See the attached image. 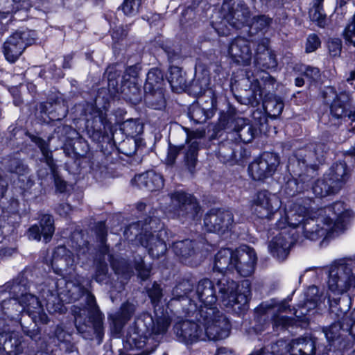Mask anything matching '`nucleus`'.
<instances>
[{
  "label": "nucleus",
  "mask_w": 355,
  "mask_h": 355,
  "mask_svg": "<svg viewBox=\"0 0 355 355\" xmlns=\"http://www.w3.org/2000/svg\"><path fill=\"white\" fill-rule=\"evenodd\" d=\"M316 221L305 207L294 205L286 211V221L289 226L296 227L302 225L303 233L310 240L339 232L344 230L345 218L347 214L345 211L343 203L335 202L333 205L318 210Z\"/></svg>",
  "instance_id": "f257e3e1"
},
{
  "label": "nucleus",
  "mask_w": 355,
  "mask_h": 355,
  "mask_svg": "<svg viewBox=\"0 0 355 355\" xmlns=\"http://www.w3.org/2000/svg\"><path fill=\"white\" fill-rule=\"evenodd\" d=\"M196 295L200 303V309H198L197 303L193 299H189L188 305L183 306L184 312L188 316H195L204 325L205 333L209 338H226L230 334V324L216 306L217 298L211 281L209 279L200 280L197 286Z\"/></svg>",
  "instance_id": "f03ea898"
},
{
  "label": "nucleus",
  "mask_w": 355,
  "mask_h": 355,
  "mask_svg": "<svg viewBox=\"0 0 355 355\" xmlns=\"http://www.w3.org/2000/svg\"><path fill=\"white\" fill-rule=\"evenodd\" d=\"M223 19L220 21H213L214 28L220 35L229 34L227 24L240 29L250 21L251 12L249 7L242 0H226L221 7Z\"/></svg>",
  "instance_id": "7ed1b4c3"
},
{
  "label": "nucleus",
  "mask_w": 355,
  "mask_h": 355,
  "mask_svg": "<svg viewBox=\"0 0 355 355\" xmlns=\"http://www.w3.org/2000/svg\"><path fill=\"white\" fill-rule=\"evenodd\" d=\"M220 300L227 307L237 305L239 309L246 305L250 297V282L245 279L237 284L232 279L223 277L216 284Z\"/></svg>",
  "instance_id": "20e7f679"
},
{
  "label": "nucleus",
  "mask_w": 355,
  "mask_h": 355,
  "mask_svg": "<svg viewBox=\"0 0 355 355\" xmlns=\"http://www.w3.org/2000/svg\"><path fill=\"white\" fill-rule=\"evenodd\" d=\"M312 153L303 154V152H298L293 158L290 159L288 170L291 171L293 176L296 177L289 180L286 184L285 189L288 195L294 196L305 189L304 184L309 180V171L313 172V166L316 162L312 157Z\"/></svg>",
  "instance_id": "39448f33"
},
{
  "label": "nucleus",
  "mask_w": 355,
  "mask_h": 355,
  "mask_svg": "<svg viewBox=\"0 0 355 355\" xmlns=\"http://www.w3.org/2000/svg\"><path fill=\"white\" fill-rule=\"evenodd\" d=\"M328 288L334 295H340L355 287V261L341 260L329 270Z\"/></svg>",
  "instance_id": "423d86ee"
},
{
  "label": "nucleus",
  "mask_w": 355,
  "mask_h": 355,
  "mask_svg": "<svg viewBox=\"0 0 355 355\" xmlns=\"http://www.w3.org/2000/svg\"><path fill=\"white\" fill-rule=\"evenodd\" d=\"M315 343L310 338H297L288 343L279 340L268 347L252 352L256 355H314Z\"/></svg>",
  "instance_id": "0eeeda50"
},
{
  "label": "nucleus",
  "mask_w": 355,
  "mask_h": 355,
  "mask_svg": "<svg viewBox=\"0 0 355 355\" xmlns=\"http://www.w3.org/2000/svg\"><path fill=\"white\" fill-rule=\"evenodd\" d=\"M168 325V322L165 320H158L155 324L152 317L148 314H144L136 319L133 329L128 334V342L134 345L136 348H141L145 345L148 336L151 334L165 333Z\"/></svg>",
  "instance_id": "6e6552de"
},
{
  "label": "nucleus",
  "mask_w": 355,
  "mask_h": 355,
  "mask_svg": "<svg viewBox=\"0 0 355 355\" xmlns=\"http://www.w3.org/2000/svg\"><path fill=\"white\" fill-rule=\"evenodd\" d=\"M35 41V33L31 31H16L3 44L4 56L9 62H16L27 46Z\"/></svg>",
  "instance_id": "1a4fd4ad"
},
{
  "label": "nucleus",
  "mask_w": 355,
  "mask_h": 355,
  "mask_svg": "<svg viewBox=\"0 0 355 355\" xmlns=\"http://www.w3.org/2000/svg\"><path fill=\"white\" fill-rule=\"evenodd\" d=\"M171 200L175 217L183 221L193 220L198 218L200 207L191 195L177 191L171 195Z\"/></svg>",
  "instance_id": "9d476101"
},
{
  "label": "nucleus",
  "mask_w": 355,
  "mask_h": 355,
  "mask_svg": "<svg viewBox=\"0 0 355 355\" xmlns=\"http://www.w3.org/2000/svg\"><path fill=\"white\" fill-rule=\"evenodd\" d=\"M279 164L276 154L265 152L249 165L248 172L253 180H263L272 175Z\"/></svg>",
  "instance_id": "9b49d317"
},
{
  "label": "nucleus",
  "mask_w": 355,
  "mask_h": 355,
  "mask_svg": "<svg viewBox=\"0 0 355 355\" xmlns=\"http://www.w3.org/2000/svg\"><path fill=\"white\" fill-rule=\"evenodd\" d=\"M280 206L279 197L266 190L257 192L252 200L253 211L260 218L270 219Z\"/></svg>",
  "instance_id": "f8f14e48"
},
{
  "label": "nucleus",
  "mask_w": 355,
  "mask_h": 355,
  "mask_svg": "<svg viewBox=\"0 0 355 355\" xmlns=\"http://www.w3.org/2000/svg\"><path fill=\"white\" fill-rule=\"evenodd\" d=\"M87 304L88 310L85 309H81L77 307L73 309L76 324H81L85 322V318H88V321L93 324L94 332L98 338H101L103 335V318L96 305L94 295H87Z\"/></svg>",
  "instance_id": "ddd939ff"
},
{
  "label": "nucleus",
  "mask_w": 355,
  "mask_h": 355,
  "mask_svg": "<svg viewBox=\"0 0 355 355\" xmlns=\"http://www.w3.org/2000/svg\"><path fill=\"white\" fill-rule=\"evenodd\" d=\"M205 136L204 130L188 131L186 139L187 147L184 153V166L190 173L193 174L198 164V153L200 140Z\"/></svg>",
  "instance_id": "4468645a"
},
{
  "label": "nucleus",
  "mask_w": 355,
  "mask_h": 355,
  "mask_svg": "<svg viewBox=\"0 0 355 355\" xmlns=\"http://www.w3.org/2000/svg\"><path fill=\"white\" fill-rule=\"evenodd\" d=\"M257 260V254L252 248L241 247L234 250L233 270H235L241 276L249 277L254 271Z\"/></svg>",
  "instance_id": "2eb2a0df"
},
{
  "label": "nucleus",
  "mask_w": 355,
  "mask_h": 355,
  "mask_svg": "<svg viewBox=\"0 0 355 355\" xmlns=\"http://www.w3.org/2000/svg\"><path fill=\"white\" fill-rule=\"evenodd\" d=\"M234 223L231 211L221 209H211L204 218V225L209 232L224 233L230 230Z\"/></svg>",
  "instance_id": "dca6fc26"
},
{
  "label": "nucleus",
  "mask_w": 355,
  "mask_h": 355,
  "mask_svg": "<svg viewBox=\"0 0 355 355\" xmlns=\"http://www.w3.org/2000/svg\"><path fill=\"white\" fill-rule=\"evenodd\" d=\"M197 321L204 326L198 320ZM203 329H205V327H203ZM175 331L180 340L186 343H192L198 339L205 340V338L214 340L207 336L205 329L202 331L198 324L190 320H184L177 324L175 327Z\"/></svg>",
  "instance_id": "f3484780"
},
{
  "label": "nucleus",
  "mask_w": 355,
  "mask_h": 355,
  "mask_svg": "<svg viewBox=\"0 0 355 355\" xmlns=\"http://www.w3.org/2000/svg\"><path fill=\"white\" fill-rule=\"evenodd\" d=\"M331 307V314L335 315L336 321L328 328L324 329L325 337L329 342H333L338 339L340 336V331L341 329L349 331L350 329L346 328L347 318V313L345 311H338L336 305L338 304L337 300H331V297L329 298Z\"/></svg>",
  "instance_id": "a211bd4d"
},
{
  "label": "nucleus",
  "mask_w": 355,
  "mask_h": 355,
  "mask_svg": "<svg viewBox=\"0 0 355 355\" xmlns=\"http://www.w3.org/2000/svg\"><path fill=\"white\" fill-rule=\"evenodd\" d=\"M228 52L235 62L243 64H248L252 58L250 42L244 37L234 39L229 46Z\"/></svg>",
  "instance_id": "6ab92c4d"
},
{
  "label": "nucleus",
  "mask_w": 355,
  "mask_h": 355,
  "mask_svg": "<svg viewBox=\"0 0 355 355\" xmlns=\"http://www.w3.org/2000/svg\"><path fill=\"white\" fill-rule=\"evenodd\" d=\"M163 233L159 230L158 232L154 231L149 234L146 232L144 236H141V244L148 249V253L153 257L157 258L163 255L166 250V245L161 239Z\"/></svg>",
  "instance_id": "aec40b11"
},
{
  "label": "nucleus",
  "mask_w": 355,
  "mask_h": 355,
  "mask_svg": "<svg viewBox=\"0 0 355 355\" xmlns=\"http://www.w3.org/2000/svg\"><path fill=\"white\" fill-rule=\"evenodd\" d=\"M131 182L132 185L149 191H157L164 186L162 176L153 171L135 175Z\"/></svg>",
  "instance_id": "412c9836"
},
{
  "label": "nucleus",
  "mask_w": 355,
  "mask_h": 355,
  "mask_svg": "<svg viewBox=\"0 0 355 355\" xmlns=\"http://www.w3.org/2000/svg\"><path fill=\"white\" fill-rule=\"evenodd\" d=\"M349 95L345 92L336 94L331 105V114L336 119L348 116L352 121V129L355 130V113L348 111Z\"/></svg>",
  "instance_id": "4be33fe9"
},
{
  "label": "nucleus",
  "mask_w": 355,
  "mask_h": 355,
  "mask_svg": "<svg viewBox=\"0 0 355 355\" xmlns=\"http://www.w3.org/2000/svg\"><path fill=\"white\" fill-rule=\"evenodd\" d=\"M40 227L33 225L28 230V237L31 239L40 241L41 235L43 236L46 243L51 239L55 228L53 226V219L50 215H43L40 220Z\"/></svg>",
  "instance_id": "5701e85b"
},
{
  "label": "nucleus",
  "mask_w": 355,
  "mask_h": 355,
  "mask_svg": "<svg viewBox=\"0 0 355 355\" xmlns=\"http://www.w3.org/2000/svg\"><path fill=\"white\" fill-rule=\"evenodd\" d=\"M74 263L72 253L64 246H58L53 252L51 265L56 272L67 271Z\"/></svg>",
  "instance_id": "b1692460"
},
{
  "label": "nucleus",
  "mask_w": 355,
  "mask_h": 355,
  "mask_svg": "<svg viewBox=\"0 0 355 355\" xmlns=\"http://www.w3.org/2000/svg\"><path fill=\"white\" fill-rule=\"evenodd\" d=\"M293 239L286 232H281L277 235L269 244V249L273 256L279 260H284L288 253Z\"/></svg>",
  "instance_id": "393cba45"
},
{
  "label": "nucleus",
  "mask_w": 355,
  "mask_h": 355,
  "mask_svg": "<svg viewBox=\"0 0 355 355\" xmlns=\"http://www.w3.org/2000/svg\"><path fill=\"white\" fill-rule=\"evenodd\" d=\"M233 257H234V251L232 250L220 249L214 257V270L220 273L233 271Z\"/></svg>",
  "instance_id": "a878e982"
},
{
  "label": "nucleus",
  "mask_w": 355,
  "mask_h": 355,
  "mask_svg": "<svg viewBox=\"0 0 355 355\" xmlns=\"http://www.w3.org/2000/svg\"><path fill=\"white\" fill-rule=\"evenodd\" d=\"M331 177L326 174L320 179H318L313 186V192L320 198L325 197L339 191V185L331 183Z\"/></svg>",
  "instance_id": "bb28decb"
},
{
  "label": "nucleus",
  "mask_w": 355,
  "mask_h": 355,
  "mask_svg": "<svg viewBox=\"0 0 355 355\" xmlns=\"http://www.w3.org/2000/svg\"><path fill=\"white\" fill-rule=\"evenodd\" d=\"M173 249L178 256L181 257L185 261L186 263L196 264L193 259L187 261L191 257H198V254L194 251V245L192 241L187 239L177 241L173 243Z\"/></svg>",
  "instance_id": "cd10ccee"
},
{
  "label": "nucleus",
  "mask_w": 355,
  "mask_h": 355,
  "mask_svg": "<svg viewBox=\"0 0 355 355\" xmlns=\"http://www.w3.org/2000/svg\"><path fill=\"white\" fill-rule=\"evenodd\" d=\"M328 177H331V183L339 185V191L347 182L349 178V173L345 163L339 162L332 165L329 173H326Z\"/></svg>",
  "instance_id": "c85d7f7f"
},
{
  "label": "nucleus",
  "mask_w": 355,
  "mask_h": 355,
  "mask_svg": "<svg viewBox=\"0 0 355 355\" xmlns=\"http://www.w3.org/2000/svg\"><path fill=\"white\" fill-rule=\"evenodd\" d=\"M234 130L244 143L252 141L256 132L253 126L244 118H238L235 120Z\"/></svg>",
  "instance_id": "c756f323"
},
{
  "label": "nucleus",
  "mask_w": 355,
  "mask_h": 355,
  "mask_svg": "<svg viewBox=\"0 0 355 355\" xmlns=\"http://www.w3.org/2000/svg\"><path fill=\"white\" fill-rule=\"evenodd\" d=\"M87 127H91L94 131L101 134L106 133L111 128L105 114L98 110H94L92 119H87Z\"/></svg>",
  "instance_id": "7c9ffc66"
},
{
  "label": "nucleus",
  "mask_w": 355,
  "mask_h": 355,
  "mask_svg": "<svg viewBox=\"0 0 355 355\" xmlns=\"http://www.w3.org/2000/svg\"><path fill=\"white\" fill-rule=\"evenodd\" d=\"M6 340L3 343V351L10 355H17L22 351V336L19 332H6Z\"/></svg>",
  "instance_id": "2f4dec72"
},
{
  "label": "nucleus",
  "mask_w": 355,
  "mask_h": 355,
  "mask_svg": "<svg viewBox=\"0 0 355 355\" xmlns=\"http://www.w3.org/2000/svg\"><path fill=\"white\" fill-rule=\"evenodd\" d=\"M168 80L172 89L175 92H180L187 87L185 75L178 67H170Z\"/></svg>",
  "instance_id": "473e14b6"
},
{
  "label": "nucleus",
  "mask_w": 355,
  "mask_h": 355,
  "mask_svg": "<svg viewBox=\"0 0 355 355\" xmlns=\"http://www.w3.org/2000/svg\"><path fill=\"white\" fill-rule=\"evenodd\" d=\"M163 82L164 77L162 72L157 68L152 69L147 73L144 90L153 92L156 89H162Z\"/></svg>",
  "instance_id": "72a5a7b5"
},
{
  "label": "nucleus",
  "mask_w": 355,
  "mask_h": 355,
  "mask_svg": "<svg viewBox=\"0 0 355 355\" xmlns=\"http://www.w3.org/2000/svg\"><path fill=\"white\" fill-rule=\"evenodd\" d=\"M145 92V102L148 107L155 110H162L165 107L166 102L162 89Z\"/></svg>",
  "instance_id": "f704fd0d"
},
{
  "label": "nucleus",
  "mask_w": 355,
  "mask_h": 355,
  "mask_svg": "<svg viewBox=\"0 0 355 355\" xmlns=\"http://www.w3.org/2000/svg\"><path fill=\"white\" fill-rule=\"evenodd\" d=\"M135 311V306L132 304L125 303L122 305L117 314L112 316L114 325L117 327H121L130 320Z\"/></svg>",
  "instance_id": "c9c22d12"
},
{
  "label": "nucleus",
  "mask_w": 355,
  "mask_h": 355,
  "mask_svg": "<svg viewBox=\"0 0 355 355\" xmlns=\"http://www.w3.org/2000/svg\"><path fill=\"white\" fill-rule=\"evenodd\" d=\"M263 107L270 116L276 118L282 113L284 103L280 98L273 96L264 100Z\"/></svg>",
  "instance_id": "e433bc0d"
},
{
  "label": "nucleus",
  "mask_w": 355,
  "mask_h": 355,
  "mask_svg": "<svg viewBox=\"0 0 355 355\" xmlns=\"http://www.w3.org/2000/svg\"><path fill=\"white\" fill-rule=\"evenodd\" d=\"M24 309L33 316L40 315L42 311V307L38 298L31 294H26L24 297Z\"/></svg>",
  "instance_id": "4c0bfd02"
},
{
  "label": "nucleus",
  "mask_w": 355,
  "mask_h": 355,
  "mask_svg": "<svg viewBox=\"0 0 355 355\" xmlns=\"http://www.w3.org/2000/svg\"><path fill=\"white\" fill-rule=\"evenodd\" d=\"M272 22V19L266 15H261L250 17V21L248 24V27L252 31H266Z\"/></svg>",
  "instance_id": "58836bf2"
},
{
  "label": "nucleus",
  "mask_w": 355,
  "mask_h": 355,
  "mask_svg": "<svg viewBox=\"0 0 355 355\" xmlns=\"http://www.w3.org/2000/svg\"><path fill=\"white\" fill-rule=\"evenodd\" d=\"M123 92L129 101L133 103H137L141 101V86L138 83L123 84Z\"/></svg>",
  "instance_id": "ea45409f"
},
{
  "label": "nucleus",
  "mask_w": 355,
  "mask_h": 355,
  "mask_svg": "<svg viewBox=\"0 0 355 355\" xmlns=\"http://www.w3.org/2000/svg\"><path fill=\"white\" fill-rule=\"evenodd\" d=\"M121 130L128 137L133 138L142 132L143 125L137 121L130 119L122 123Z\"/></svg>",
  "instance_id": "a19ab883"
},
{
  "label": "nucleus",
  "mask_w": 355,
  "mask_h": 355,
  "mask_svg": "<svg viewBox=\"0 0 355 355\" xmlns=\"http://www.w3.org/2000/svg\"><path fill=\"white\" fill-rule=\"evenodd\" d=\"M55 335L63 349L67 352L73 351V345H71V335L69 333L67 332L62 327H57Z\"/></svg>",
  "instance_id": "79ce46f5"
},
{
  "label": "nucleus",
  "mask_w": 355,
  "mask_h": 355,
  "mask_svg": "<svg viewBox=\"0 0 355 355\" xmlns=\"http://www.w3.org/2000/svg\"><path fill=\"white\" fill-rule=\"evenodd\" d=\"M192 289L193 284L189 280H184L173 289V299L179 300L184 299V296H187L189 293L192 291Z\"/></svg>",
  "instance_id": "37998d69"
},
{
  "label": "nucleus",
  "mask_w": 355,
  "mask_h": 355,
  "mask_svg": "<svg viewBox=\"0 0 355 355\" xmlns=\"http://www.w3.org/2000/svg\"><path fill=\"white\" fill-rule=\"evenodd\" d=\"M257 64L264 69H272L277 67V62L272 51H268L255 58Z\"/></svg>",
  "instance_id": "c03bdc74"
},
{
  "label": "nucleus",
  "mask_w": 355,
  "mask_h": 355,
  "mask_svg": "<svg viewBox=\"0 0 355 355\" xmlns=\"http://www.w3.org/2000/svg\"><path fill=\"white\" fill-rule=\"evenodd\" d=\"M309 17L313 22L320 27H324L326 25V15L322 12V8L318 6H313L309 10Z\"/></svg>",
  "instance_id": "a18cd8bd"
},
{
  "label": "nucleus",
  "mask_w": 355,
  "mask_h": 355,
  "mask_svg": "<svg viewBox=\"0 0 355 355\" xmlns=\"http://www.w3.org/2000/svg\"><path fill=\"white\" fill-rule=\"evenodd\" d=\"M33 141L40 148L43 156L46 159V162L49 167H53V161L52 153L49 148V144L42 139L40 137H35Z\"/></svg>",
  "instance_id": "49530a36"
},
{
  "label": "nucleus",
  "mask_w": 355,
  "mask_h": 355,
  "mask_svg": "<svg viewBox=\"0 0 355 355\" xmlns=\"http://www.w3.org/2000/svg\"><path fill=\"white\" fill-rule=\"evenodd\" d=\"M208 94L200 99V104L203 111L214 110L216 107V96L212 91H208Z\"/></svg>",
  "instance_id": "de8ad7c7"
},
{
  "label": "nucleus",
  "mask_w": 355,
  "mask_h": 355,
  "mask_svg": "<svg viewBox=\"0 0 355 355\" xmlns=\"http://www.w3.org/2000/svg\"><path fill=\"white\" fill-rule=\"evenodd\" d=\"M141 0H124L121 9L126 15H134L139 11Z\"/></svg>",
  "instance_id": "09e8293b"
},
{
  "label": "nucleus",
  "mask_w": 355,
  "mask_h": 355,
  "mask_svg": "<svg viewBox=\"0 0 355 355\" xmlns=\"http://www.w3.org/2000/svg\"><path fill=\"white\" fill-rule=\"evenodd\" d=\"M182 150V146H175L170 143L168 148L167 155L165 159L166 164L169 166L173 165Z\"/></svg>",
  "instance_id": "8fccbe9b"
},
{
  "label": "nucleus",
  "mask_w": 355,
  "mask_h": 355,
  "mask_svg": "<svg viewBox=\"0 0 355 355\" xmlns=\"http://www.w3.org/2000/svg\"><path fill=\"white\" fill-rule=\"evenodd\" d=\"M7 170L11 173H15L19 175L23 174L26 171V166L22 164L21 160L13 158L8 160Z\"/></svg>",
  "instance_id": "3c124183"
},
{
  "label": "nucleus",
  "mask_w": 355,
  "mask_h": 355,
  "mask_svg": "<svg viewBox=\"0 0 355 355\" xmlns=\"http://www.w3.org/2000/svg\"><path fill=\"white\" fill-rule=\"evenodd\" d=\"M321 42L318 36L315 34L309 35L306 42V52L311 53L318 49L320 46Z\"/></svg>",
  "instance_id": "603ef678"
},
{
  "label": "nucleus",
  "mask_w": 355,
  "mask_h": 355,
  "mask_svg": "<svg viewBox=\"0 0 355 355\" xmlns=\"http://www.w3.org/2000/svg\"><path fill=\"white\" fill-rule=\"evenodd\" d=\"M138 71L137 67L130 66L125 69L123 76V84L137 83L138 81Z\"/></svg>",
  "instance_id": "864d4df0"
},
{
  "label": "nucleus",
  "mask_w": 355,
  "mask_h": 355,
  "mask_svg": "<svg viewBox=\"0 0 355 355\" xmlns=\"http://www.w3.org/2000/svg\"><path fill=\"white\" fill-rule=\"evenodd\" d=\"M273 326L276 328H285L293 324V320L286 316L274 315L272 318Z\"/></svg>",
  "instance_id": "5fc2aeb1"
},
{
  "label": "nucleus",
  "mask_w": 355,
  "mask_h": 355,
  "mask_svg": "<svg viewBox=\"0 0 355 355\" xmlns=\"http://www.w3.org/2000/svg\"><path fill=\"white\" fill-rule=\"evenodd\" d=\"M148 294L153 304L158 303L162 297V289L156 283L148 291Z\"/></svg>",
  "instance_id": "6e6d98bb"
},
{
  "label": "nucleus",
  "mask_w": 355,
  "mask_h": 355,
  "mask_svg": "<svg viewBox=\"0 0 355 355\" xmlns=\"http://www.w3.org/2000/svg\"><path fill=\"white\" fill-rule=\"evenodd\" d=\"M328 49L331 56L340 55L341 51V41L338 39H331L328 42Z\"/></svg>",
  "instance_id": "4d7b16f0"
},
{
  "label": "nucleus",
  "mask_w": 355,
  "mask_h": 355,
  "mask_svg": "<svg viewBox=\"0 0 355 355\" xmlns=\"http://www.w3.org/2000/svg\"><path fill=\"white\" fill-rule=\"evenodd\" d=\"M345 40L355 46V21L349 24L344 31Z\"/></svg>",
  "instance_id": "13d9d810"
},
{
  "label": "nucleus",
  "mask_w": 355,
  "mask_h": 355,
  "mask_svg": "<svg viewBox=\"0 0 355 355\" xmlns=\"http://www.w3.org/2000/svg\"><path fill=\"white\" fill-rule=\"evenodd\" d=\"M107 266L105 263H99L96 267L95 279L98 282H102L106 278Z\"/></svg>",
  "instance_id": "bf43d9fd"
},
{
  "label": "nucleus",
  "mask_w": 355,
  "mask_h": 355,
  "mask_svg": "<svg viewBox=\"0 0 355 355\" xmlns=\"http://www.w3.org/2000/svg\"><path fill=\"white\" fill-rule=\"evenodd\" d=\"M268 40L267 39H262L257 44V47L256 49V57H259L262 54H265L268 51H272L268 48Z\"/></svg>",
  "instance_id": "052dcab7"
},
{
  "label": "nucleus",
  "mask_w": 355,
  "mask_h": 355,
  "mask_svg": "<svg viewBox=\"0 0 355 355\" xmlns=\"http://www.w3.org/2000/svg\"><path fill=\"white\" fill-rule=\"evenodd\" d=\"M304 75L310 80H316L320 76V71L316 67H306Z\"/></svg>",
  "instance_id": "680f3d73"
},
{
  "label": "nucleus",
  "mask_w": 355,
  "mask_h": 355,
  "mask_svg": "<svg viewBox=\"0 0 355 355\" xmlns=\"http://www.w3.org/2000/svg\"><path fill=\"white\" fill-rule=\"evenodd\" d=\"M128 31L123 26L116 27L113 30L112 37L114 40L116 42L122 40L127 35Z\"/></svg>",
  "instance_id": "e2e57ef3"
},
{
  "label": "nucleus",
  "mask_w": 355,
  "mask_h": 355,
  "mask_svg": "<svg viewBox=\"0 0 355 355\" xmlns=\"http://www.w3.org/2000/svg\"><path fill=\"white\" fill-rule=\"evenodd\" d=\"M347 322L346 328L350 329V334L355 336V309L350 313V315H347Z\"/></svg>",
  "instance_id": "0e129e2a"
},
{
  "label": "nucleus",
  "mask_w": 355,
  "mask_h": 355,
  "mask_svg": "<svg viewBox=\"0 0 355 355\" xmlns=\"http://www.w3.org/2000/svg\"><path fill=\"white\" fill-rule=\"evenodd\" d=\"M54 183L56 190L60 193L65 191L67 188V183L60 177L54 174Z\"/></svg>",
  "instance_id": "69168bd1"
},
{
  "label": "nucleus",
  "mask_w": 355,
  "mask_h": 355,
  "mask_svg": "<svg viewBox=\"0 0 355 355\" xmlns=\"http://www.w3.org/2000/svg\"><path fill=\"white\" fill-rule=\"evenodd\" d=\"M71 211V206L67 203L59 205L57 207V212L62 216H67Z\"/></svg>",
  "instance_id": "338daca9"
},
{
  "label": "nucleus",
  "mask_w": 355,
  "mask_h": 355,
  "mask_svg": "<svg viewBox=\"0 0 355 355\" xmlns=\"http://www.w3.org/2000/svg\"><path fill=\"white\" fill-rule=\"evenodd\" d=\"M139 275L142 279H146L150 275V270L148 268H144L141 265H138L137 267Z\"/></svg>",
  "instance_id": "774afa93"
}]
</instances>
